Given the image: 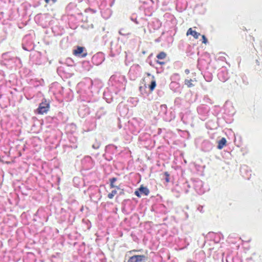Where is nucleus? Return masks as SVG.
Wrapping results in <instances>:
<instances>
[{"label":"nucleus","mask_w":262,"mask_h":262,"mask_svg":"<svg viewBox=\"0 0 262 262\" xmlns=\"http://www.w3.org/2000/svg\"><path fill=\"white\" fill-rule=\"evenodd\" d=\"M107 2L106 0H99V8L101 13L102 16L105 19L108 18L111 15V10L107 8L104 10L106 7Z\"/></svg>","instance_id":"6"},{"label":"nucleus","mask_w":262,"mask_h":262,"mask_svg":"<svg viewBox=\"0 0 262 262\" xmlns=\"http://www.w3.org/2000/svg\"><path fill=\"white\" fill-rule=\"evenodd\" d=\"M119 33L120 35L125 36L128 34V33L126 32L125 29H121L119 30Z\"/></svg>","instance_id":"44"},{"label":"nucleus","mask_w":262,"mask_h":262,"mask_svg":"<svg viewBox=\"0 0 262 262\" xmlns=\"http://www.w3.org/2000/svg\"><path fill=\"white\" fill-rule=\"evenodd\" d=\"M89 62H88V61H84V62H83V66H84L85 65H88V64H89Z\"/></svg>","instance_id":"53"},{"label":"nucleus","mask_w":262,"mask_h":262,"mask_svg":"<svg viewBox=\"0 0 262 262\" xmlns=\"http://www.w3.org/2000/svg\"><path fill=\"white\" fill-rule=\"evenodd\" d=\"M162 117L164 121L170 122L175 118V115L172 111H167L166 114H164Z\"/></svg>","instance_id":"22"},{"label":"nucleus","mask_w":262,"mask_h":262,"mask_svg":"<svg viewBox=\"0 0 262 262\" xmlns=\"http://www.w3.org/2000/svg\"><path fill=\"white\" fill-rule=\"evenodd\" d=\"M50 108L49 102L46 99H44L39 105L37 109V112L39 114L46 113Z\"/></svg>","instance_id":"11"},{"label":"nucleus","mask_w":262,"mask_h":262,"mask_svg":"<svg viewBox=\"0 0 262 262\" xmlns=\"http://www.w3.org/2000/svg\"><path fill=\"white\" fill-rule=\"evenodd\" d=\"M218 235H219L220 238H221V237H220L221 236H223V234H222L221 233H220ZM222 238H223V237H222Z\"/></svg>","instance_id":"58"},{"label":"nucleus","mask_w":262,"mask_h":262,"mask_svg":"<svg viewBox=\"0 0 262 262\" xmlns=\"http://www.w3.org/2000/svg\"><path fill=\"white\" fill-rule=\"evenodd\" d=\"M62 67H59V68H58L57 71L58 72H60V71H62Z\"/></svg>","instance_id":"54"},{"label":"nucleus","mask_w":262,"mask_h":262,"mask_svg":"<svg viewBox=\"0 0 262 262\" xmlns=\"http://www.w3.org/2000/svg\"><path fill=\"white\" fill-rule=\"evenodd\" d=\"M4 77V72L3 71H0V81Z\"/></svg>","instance_id":"47"},{"label":"nucleus","mask_w":262,"mask_h":262,"mask_svg":"<svg viewBox=\"0 0 262 262\" xmlns=\"http://www.w3.org/2000/svg\"><path fill=\"white\" fill-rule=\"evenodd\" d=\"M126 83V80L125 76L119 73L112 75L108 82L110 90H114L116 95L125 90Z\"/></svg>","instance_id":"1"},{"label":"nucleus","mask_w":262,"mask_h":262,"mask_svg":"<svg viewBox=\"0 0 262 262\" xmlns=\"http://www.w3.org/2000/svg\"><path fill=\"white\" fill-rule=\"evenodd\" d=\"M129 102L133 103L134 105H136L137 104L138 100L137 98H130Z\"/></svg>","instance_id":"45"},{"label":"nucleus","mask_w":262,"mask_h":262,"mask_svg":"<svg viewBox=\"0 0 262 262\" xmlns=\"http://www.w3.org/2000/svg\"><path fill=\"white\" fill-rule=\"evenodd\" d=\"M81 165L83 169L85 170L90 169L93 167L94 163L92 158L90 156H85L81 160Z\"/></svg>","instance_id":"10"},{"label":"nucleus","mask_w":262,"mask_h":262,"mask_svg":"<svg viewBox=\"0 0 262 262\" xmlns=\"http://www.w3.org/2000/svg\"><path fill=\"white\" fill-rule=\"evenodd\" d=\"M187 35H191L194 37V38L198 39L200 36H201V34L194 31L192 29V28H189L187 32Z\"/></svg>","instance_id":"25"},{"label":"nucleus","mask_w":262,"mask_h":262,"mask_svg":"<svg viewBox=\"0 0 262 262\" xmlns=\"http://www.w3.org/2000/svg\"><path fill=\"white\" fill-rule=\"evenodd\" d=\"M167 112V107L166 104H162L160 105L159 115L162 116L164 114H166Z\"/></svg>","instance_id":"28"},{"label":"nucleus","mask_w":262,"mask_h":262,"mask_svg":"<svg viewBox=\"0 0 262 262\" xmlns=\"http://www.w3.org/2000/svg\"><path fill=\"white\" fill-rule=\"evenodd\" d=\"M100 145V143L99 142L96 141V142L93 144L92 147L94 149H98Z\"/></svg>","instance_id":"43"},{"label":"nucleus","mask_w":262,"mask_h":262,"mask_svg":"<svg viewBox=\"0 0 262 262\" xmlns=\"http://www.w3.org/2000/svg\"><path fill=\"white\" fill-rule=\"evenodd\" d=\"M57 0H45V1L47 3H49L50 1H52L53 3H55Z\"/></svg>","instance_id":"49"},{"label":"nucleus","mask_w":262,"mask_h":262,"mask_svg":"<svg viewBox=\"0 0 262 262\" xmlns=\"http://www.w3.org/2000/svg\"><path fill=\"white\" fill-rule=\"evenodd\" d=\"M181 120L185 124H191L193 122L194 116L190 111H187L180 114Z\"/></svg>","instance_id":"7"},{"label":"nucleus","mask_w":262,"mask_h":262,"mask_svg":"<svg viewBox=\"0 0 262 262\" xmlns=\"http://www.w3.org/2000/svg\"><path fill=\"white\" fill-rule=\"evenodd\" d=\"M103 157L105 160L108 161H110L113 160V157L111 155L105 153L103 155Z\"/></svg>","instance_id":"36"},{"label":"nucleus","mask_w":262,"mask_h":262,"mask_svg":"<svg viewBox=\"0 0 262 262\" xmlns=\"http://www.w3.org/2000/svg\"><path fill=\"white\" fill-rule=\"evenodd\" d=\"M157 63H158L160 64H164V62L159 61H157Z\"/></svg>","instance_id":"55"},{"label":"nucleus","mask_w":262,"mask_h":262,"mask_svg":"<svg viewBox=\"0 0 262 262\" xmlns=\"http://www.w3.org/2000/svg\"><path fill=\"white\" fill-rule=\"evenodd\" d=\"M156 42H160L161 41V37H159L158 38L155 40Z\"/></svg>","instance_id":"50"},{"label":"nucleus","mask_w":262,"mask_h":262,"mask_svg":"<svg viewBox=\"0 0 262 262\" xmlns=\"http://www.w3.org/2000/svg\"><path fill=\"white\" fill-rule=\"evenodd\" d=\"M226 139L225 138H222L221 139L218 141L217 148L219 149H222L226 145Z\"/></svg>","instance_id":"26"},{"label":"nucleus","mask_w":262,"mask_h":262,"mask_svg":"<svg viewBox=\"0 0 262 262\" xmlns=\"http://www.w3.org/2000/svg\"><path fill=\"white\" fill-rule=\"evenodd\" d=\"M188 192V189H186V190H185V193H187Z\"/></svg>","instance_id":"59"},{"label":"nucleus","mask_w":262,"mask_h":262,"mask_svg":"<svg viewBox=\"0 0 262 262\" xmlns=\"http://www.w3.org/2000/svg\"><path fill=\"white\" fill-rule=\"evenodd\" d=\"M85 12L86 13H91L92 14H94V13H96V12L97 11L96 9H92V8H86L84 10Z\"/></svg>","instance_id":"40"},{"label":"nucleus","mask_w":262,"mask_h":262,"mask_svg":"<svg viewBox=\"0 0 262 262\" xmlns=\"http://www.w3.org/2000/svg\"><path fill=\"white\" fill-rule=\"evenodd\" d=\"M169 88L174 93H180L181 92L180 84L177 81H171L169 84Z\"/></svg>","instance_id":"18"},{"label":"nucleus","mask_w":262,"mask_h":262,"mask_svg":"<svg viewBox=\"0 0 262 262\" xmlns=\"http://www.w3.org/2000/svg\"><path fill=\"white\" fill-rule=\"evenodd\" d=\"M198 209L201 211V209H202V207H198Z\"/></svg>","instance_id":"60"},{"label":"nucleus","mask_w":262,"mask_h":262,"mask_svg":"<svg viewBox=\"0 0 262 262\" xmlns=\"http://www.w3.org/2000/svg\"><path fill=\"white\" fill-rule=\"evenodd\" d=\"M161 27V23L157 19H154L151 23H149L148 28L150 33L154 32L158 30Z\"/></svg>","instance_id":"13"},{"label":"nucleus","mask_w":262,"mask_h":262,"mask_svg":"<svg viewBox=\"0 0 262 262\" xmlns=\"http://www.w3.org/2000/svg\"><path fill=\"white\" fill-rule=\"evenodd\" d=\"M145 258V256L144 255H135L130 257L127 262H142Z\"/></svg>","instance_id":"20"},{"label":"nucleus","mask_w":262,"mask_h":262,"mask_svg":"<svg viewBox=\"0 0 262 262\" xmlns=\"http://www.w3.org/2000/svg\"><path fill=\"white\" fill-rule=\"evenodd\" d=\"M117 193V191L116 190H113L112 191V192L111 193H110L108 194V198L109 199H113V197L115 196V195Z\"/></svg>","instance_id":"41"},{"label":"nucleus","mask_w":262,"mask_h":262,"mask_svg":"<svg viewBox=\"0 0 262 262\" xmlns=\"http://www.w3.org/2000/svg\"><path fill=\"white\" fill-rule=\"evenodd\" d=\"M205 99H206L207 100H210V99L207 96L205 97Z\"/></svg>","instance_id":"56"},{"label":"nucleus","mask_w":262,"mask_h":262,"mask_svg":"<svg viewBox=\"0 0 262 262\" xmlns=\"http://www.w3.org/2000/svg\"><path fill=\"white\" fill-rule=\"evenodd\" d=\"M67 61L68 62V64H69V66H72V63H73V61H72V60L71 59H70V58L68 59L67 60Z\"/></svg>","instance_id":"48"},{"label":"nucleus","mask_w":262,"mask_h":262,"mask_svg":"<svg viewBox=\"0 0 262 262\" xmlns=\"http://www.w3.org/2000/svg\"><path fill=\"white\" fill-rule=\"evenodd\" d=\"M92 195H93V194H92V193H90V197H91V198H92Z\"/></svg>","instance_id":"63"},{"label":"nucleus","mask_w":262,"mask_h":262,"mask_svg":"<svg viewBox=\"0 0 262 262\" xmlns=\"http://www.w3.org/2000/svg\"><path fill=\"white\" fill-rule=\"evenodd\" d=\"M156 86V81L155 80H152L151 81V83H150L149 86V88L150 91H152L155 89Z\"/></svg>","instance_id":"37"},{"label":"nucleus","mask_w":262,"mask_h":262,"mask_svg":"<svg viewBox=\"0 0 262 262\" xmlns=\"http://www.w3.org/2000/svg\"><path fill=\"white\" fill-rule=\"evenodd\" d=\"M182 99L180 97H177L174 99V106L178 107H180L182 106Z\"/></svg>","instance_id":"29"},{"label":"nucleus","mask_w":262,"mask_h":262,"mask_svg":"<svg viewBox=\"0 0 262 262\" xmlns=\"http://www.w3.org/2000/svg\"><path fill=\"white\" fill-rule=\"evenodd\" d=\"M188 262H195V261L190 260V261H188Z\"/></svg>","instance_id":"64"},{"label":"nucleus","mask_w":262,"mask_h":262,"mask_svg":"<svg viewBox=\"0 0 262 262\" xmlns=\"http://www.w3.org/2000/svg\"><path fill=\"white\" fill-rule=\"evenodd\" d=\"M144 135H145V136H147V137H146V138H147L148 137H149V134H147V133H145V134H144Z\"/></svg>","instance_id":"57"},{"label":"nucleus","mask_w":262,"mask_h":262,"mask_svg":"<svg viewBox=\"0 0 262 262\" xmlns=\"http://www.w3.org/2000/svg\"><path fill=\"white\" fill-rule=\"evenodd\" d=\"M98 107H99V108L97 110V112L95 114V118L96 119H99L101 118L102 116L105 115L107 112V110L106 108L102 106H100V105L99 104V106Z\"/></svg>","instance_id":"19"},{"label":"nucleus","mask_w":262,"mask_h":262,"mask_svg":"<svg viewBox=\"0 0 262 262\" xmlns=\"http://www.w3.org/2000/svg\"><path fill=\"white\" fill-rule=\"evenodd\" d=\"M166 56V54L164 52H161L157 55V58L159 59H163Z\"/></svg>","instance_id":"33"},{"label":"nucleus","mask_w":262,"mask_h":262,"mask_svg":"<svg viewBox=\"0 0 262 262\" xmlns=\"http://www.w3.org/2000/svg\"><path fill=\"white\" fill-rule=\"evenodd\" d=\"M185 73L186 74H188L189 73V70L188 69H186L185 70Z\"/></svg>","instance_id":"52"},{"label":"nucleus","mask_w":262,"mask_h":262,"mask_svg":"<svg viewBox=\"0 0 262 262\" xmlns=\"http://www.w3.org/2000/svg\"><path fill=\"white\" fill-rule=\"evenodd\" d=\"M104 57L102 53H97L94 55L92 58L93 63L95 65H99L101 64L104 60Z\"/></svg>","instance_id":"16"},{"label":"nucleus","mask_w":262,"mask_h":262,"mask_svg":"<svg viewBox=\"0 0 262 262\" xmlns=\"http://www.w3.org/2000/svg\"><path fill=\"white\" fill-rule=\"evenodd\" d=\"M202 42L205 44H206L208 42V40H207V38L206 37V36L204 35H202Z\"/></svg>","instance_id":"46"},{"label":"nucleus","mask_w":262,"mask_h":262,"mask_svg":"<svg viewBox=\"0 0 262 262\" xmlns=\"http://www.w3.org/2000/svg\"><path fill=\"white\" fill-rule=\"evenodd\" d=\"M199 117L203 121L206 120L209 116L210 107L207 105L201 104L196 108Z\"/></svg>","instance_id":"3"},{"label":"nucleus","mask_w":262,"mask_h":262,"mask_svg":"<svg viewBox=\"0 0 262 262\" xmlns=\"http://www.w3.org/2000/svg\"><path fill=\"white\" fill-rule=\"evenodd\" d=\"M136 68L139 69L140 67H139V66L138 65H137V66H136L135 67H132L130 68V70L129 71V73H128L130 76H131V75L132 74H133V73H134V72L135 71V69H136Z\"/></svg>","instance_id":"42"},{"label":"nucleus","mask_w":262,"mask_h":262,"mask_svg":"<svg viewBox=\"0 0 262 262\" xmlns=\"http://www.w3.org/2000/svg\"><path fill=\"white\" fill-rule=\"evenodd\" d=\"M115 91L110 90L108 86L103 92V98L107 103H111L114 99H117V95L115 94Z\"/></svg>","instance_id":"8"},{"label":"nucleus","mask_w":262,"mask_h":262,"mask_svg":"<svg viewBox=\"0 0 262 262\" xmlns=\"http://www.w3.org/2000/svg\"><path fill=\"white\" fill-rule=\"evenodd\" d=\"M198 209L201 211V209H202V207H198Z\"/></svg>","instance_id":"61"},{"label":"nucleus","mask_w":262,"mask_h":262,"mask_svg":"<svg viewBox=\"0 0 262 262\" xmlns=\"http://www.w3.org/2000/svg\"><path fill=\"white\" fill-rule=\"evenodd\" d=\"M130 19L132 21H134V23H136V24L137 25H139V24H140V20H138L137 19V16L136 15V14H132L130 17Z\"/></svg>","instance_id":"32"},{"label":"nucleus","mask_w":262,"mask_h":262,"mask_svg":"<svg viewBox=\"0 0 262 262\" xmlns=\"http://www.w3.org/2000/svg\"><path fill=\"white\" fill-rule=\"evenodd\" d=\"M149 193V189L146 187H144L143 185L140 186L135 192V194L139 198H140L142 195L147 196Z\"/></svg>","instance_id":"15"},{"label":"nucleus","mask_w":262,"mask_h":262,"mask_svg":"<svg viewBox=\"0 0 262 262\" xmlns=\"http://www.w3.org/2000/svg\"><path fill=\"white\" fill-rule=\"evenodd\" d=\"M205 80L207 82H210L212 79V75L209 72H206L204 75Z\"/></svg>","instance_id":"31"},{"label":"nucleus","mask_w":262,"mask_h":262,"mask_svg":"<svg viewBox=\"0 0 262 262\" xmlns=\"http://www.w3.org/2000/svg\"><path fill=\"white\" fill-rule=\"evenodd\" d=\"M90 102V106L86 107L85 106H82L80 107L78 110V114L79 116L82 118L85 117L86 115L89 114L90 113V107H95V106H99V102L96 101L94 103L93 102Z\"/></svg>","instance_id":"5"},{"label":"nucleus","mask_w":262,"mask_h":262,"mask_svg":"<svg viewBox=\"0 0 262 262\" xmlns=\"http://www.w3.org/2000/svg\"><path fill=\"white\" fill-rule=\"evenodd\" d=\"M22 46L24 50L30 51L34 48V45L31 39V36L27 35L23 39Z\"/></svg>","instance_id":"9"},{"label":"nucleus","mask_w":262,"mask_h":262,"mask_svg":"<svg viewBox=\"0 0 262 262\" xmlns=\"http://www.w3.org/2000/svg\"><path fill=\"white\" fill-rule=\"evenodd\" d=\"M84 49V47L78 46L77 47V48L73 51V53L75 55L78 57H85L87 55V53L86 52L83 53Z\"/></svg>","instance_id":"21"},{"label":"nucleus","mask_w":262,"mask_h":262,"mask_svg":"<svg viewBox=\"0 0 262 262\" xmlns=\"http://www.w3.org/2000/svg\"><path fill=\"white\" fill-rule=\"evenodd\" d=\"M105 153L113 155L117 152V147L114 145H108L105 147Z\"/></svg>","instance_id":"24"},{"label":"nucleus","mask_w":262,"mask_h":262,"mask_svg":"<svg viewBox=\"0 0 262 262\" xmlns=\"http://www.w3.org/2000/svg\"><path fill=\"white\" fill-rule=\"evenodd\" d=\"M118 127L119 128H121V125L120 124H119L118 125Z\"/></svg>","instance_id":"62"},{"label":"nucleus","mask_w":262,"mask_h":262,"mask_svg":"<svg viewBox=\"0 0 262 262\" xmlns=\"http://www.w3.org/2000/svg\"><path fill=\"white\" fill-rule=\"evenodd\" d=\"M131 123L134 127L133 132L135 135H137L139 133L145 125L144 120L141 118L133 119Z\"/></svg>","instance_id":"4"},{"label":"nucleus","mask_w":262,"mask_h":262,"mask_svg":"<svg viewBox=\"0 0 262 262\" xmlns=\"http://www.w3.org/2000/svg\"><path fill=\"white\" fill-rule=\"evenodd\" d=\"M31 59L33 63L36 64H40L42 63L41 56L40 52H35L30 56Z\"/></svg>","instance_id":"17"},{"label":"nucleus","mask_w":262,"mask_h":262,"mask_svg":"<svg viewBox=\"0 0 262 262\" xmlns=\"http://www.w3.org/2000/svg\"><path fill=\"white\" fill-rule=\"evenodd\" d=\"M217 77L222 82H225L229 79V73L226 68L222 67L219 69Z\"/></svg>","instance_id":"12"},{"label":"nucleus","mask_w":262,"mask_h":262,"mask_svg":"<svg viewBox=\"0 0 262 262\" xmlns=\"http://www.w3.org/2000/svg\"><path fill=\"white\" fill-rule=\"evenodd\" d=\"M91 190H93L94 191L98 193L97 197H98V200H100L101 195H100V190L98 188V187L96 186H91L88 189V191H90Z\"/></svg>","instance_id":"27"},{"label":"nucleus","mask_w":262,"mask_h":262,"mask_svg":"<svg viewBox=\"0 0 262 262\" xmlns=\"http://www.w3.org/2000/svg\"><path fill=\"white\" fill-rule=\"evenodd\" d=\"M117 179L116 178H115V177H113V178H111L110 179V186H111V188H115V187L118 188L117 186H116L114 184V183L117 181Z\"/></svg>","instance_id":"35"},{"label":"nucleus","mask_w":262,"mask_h":262,"mask_svg":"<svg viewBox=\"0 0 262 262\" xmlns=\"http://www.w3.org/2000/svg\"><path fill=\"white\" fill-rule=\"evenodd\" d=\"M213 146V144L207 140H204L201 144V149L205 152H209L212 149Z\"/></svg>","instance_id":"14"},{"label":"nucleus","mask_w":262,"mask_h":262,"mask_svg":"<svg viewBox=\"0 0 262 262\" xmlns=\"http://www.w3.org/2000/svg\"><path fill=\"white\" fill-rule=\"evenodd\" d=\"M180 79V76L178 74L175 73L172 75L170 77V80L172 81L179 80Z\"/></svg>","instance_id":"34"},{"label":"nucleus","mask_w":262,"mask_h":262,"mask_svg":"<svg viewBox=\"0 0 262 262\" xmlns=\"http://www.w3.org/2000/svg\"><path fill=\"white\" fill-rule=\"evenodd\" d=\"M195 81L192 80L191 79H186L185 80L184 83L186 85L188 88L192 87L194 85V84L193 83Z\"/></svg>","instance_id":"30"},{"label":"nucleus","mask_w":262,"mask_h":262,"mask_svg":"<svg viewBox=\"0 0 262 262\" xmlns=\"http://www.w3.org/2000/svg\"><path fill=\"white\" fill-rule=\"evenodd\" d=\"M169 177H170V175L168 172L166 171L164 173L163 179L165 180V181L166 182H170Z\"/></svg>","instance_id":"39"},{"label":"nucleus","mask_w":262,"mask_h":262,"mask_svg":"<svg viewBox=\"0 0 262 262\" xmlns=\"http://www.w3.org/2000/svg\"><path fill=\"white\" fill-rule=\"evenodd\" d=\"M248 167L246 165H244L241 167L240 171L243 174V176L245 177L246 179H249V176H251V171H248Z\"/></svg>","instance_id":"23"},{"label":"nucleus","mask_w":262,"mask_h":262,"mask_svg":"<svg viewBox=\"0 0 262 262\" xmlns=\"http://www.w3.org/2000/svg\"><path fill=\"white\" fill-rule=\"evenodd\" d=\"M190 182L191 184L188 182H186V183L184 184V186L185 187L186 186L188 188H190L191 185H192L194 190L198 194H202L205 192V189L204 188L202 181L199 179H192Z\"/></svg>","instance_id":"2"},{"label":"nucleus","mask_w":262,"mask_h":262,"mask_svg":"<svg viewBox=\"0 0 262 262\" xmlns=\"http://www.w3.org/2000/svg\"><path fill=\"white\" fill-rule=\"evenodd\" d=\"M14 60H15V62H16V61H18V62H20V59L17 57L14 58Z\"/></svg>","instance_id":"51"},{"label":"nucleus","mask_w":262,"mask_h":262,"mask_svg":"<svg viewBox=\"0 0 262 262\" xmlns=\"http://www.w3.org/2000/svg\"><path fill=\"white\" fill-rule=\"evenodd\" d=\"M216 235H217V234L216 233H215L214 232H209L207 234V237H209L211 239H213L214 240H215Z\"/></svg>","instance_id":"38"}]
</instances>
